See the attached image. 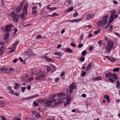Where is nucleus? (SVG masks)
Here are the masks:
<instances>
[{
  "instance_id": "obj_1",
  "label": "nucleus",
  "mask_w": 120,
  "mask_h": 120,
  "mask_svg": "<svg viewBox=\"0 0 120 120\" xmlns=\"http://www.w3.org/2000/svg\"><path fill=\"white\" fill-rule=\"evenodd\" d=\"M56 96V94H53L49 96L48 98L50 100H47L45 102V106L48 108L51 106V103L56 101V100L53 98Z\"/></svg>"
},
{
  "instance_id": "obj_2",
  "label": "nucleus",
  "mask_w": 120,
  "mask_h": 120,
  "mask_svg": "<svg viewBox=\"0 0 120 120\" xmlns=\"http://www.w3.org/2000/svg\"><path fill=\"white\" fill-rule=\"evenodd\" d=\"M35 75L37 76L35 77V79L36 80H39L41 79H43L45 77V72L39 70L36 72Z\"/></svg>"
},
{
  "instance_id": "obj_3",
  "label": "nucleus",
  "mask_w": 120,
  "mask_h": 120,
  "mask_svg": "<svg viewBox=\"0 0 120 120\" xmlns=\"http://www.w3.org/2000/svg\"><path fill=\"white\" fill-rule=\"evenodd\" d=\"M108 17V15H106L103 18L102 21L100 20L98 22L97 24L98 25V27H100L101 26H104L105 25L107 24V20Z\"/></svg>"
},
{
  "instance_id": "obj_4",
  "label": "nucleus",
  "mask_w": 120,
  "mask_h": 120,
  "mask_svg": "<svg viewBox=\"0 0 120 120\" xmlns=\"http://www.w3.org/2000/svg\"><path fill=\"white\" fill-rule=\"evenodd\" d=\"M107 45L105 48V49L109 53L111 51L112 48H114V47L113 46L114 45L113 42L112 41L108 40H107Z\"/></svg>"
},
{
  "instance_id": "obj_5",
  "label": "nucleus",
  "mask_w": 120,
  "mask_h": 120,
  "mask_svg": "<svg viewBox=\"0 0 120 120\" xmlns=\"http://www.w3.org/2000/svg\"><path fill=\"white\" fill-rule=\"evenodd\" d=\"M11 15L13 21L14 22L17 23L18 22L19 17V16L16 14L15 12L11 13Z\"/></svg>"
},
{
  "instance_id": "obj_6",
  "label": "nucleus",
  "mask_w": 120,
  "mask_h": 120,
  "mask_svg": "<svg viewBox=\"0 0 120 120\" xmlns=\"http://www.w3.org/2000/svg\"><path fill=\"white\" fill-rule=\"evenodd\" d=\"M76 86L75 83L73 82L69 86V88L68 89V90H69L70 94H71L73 90L74 89H76Z\"/></svg>"
},
{
  "instance_id": "obj_7",
  "label": "nucleus",
  "mask_w": 120,
  "mask_h": 120,
  "mask_svg": "<svg viewBox=\"0 0 120 120\" xmlns=\"http://www.w3.org/2000/svg\"><path fill=\"white\" fill-rule=\"evenodd\" d=\"M24 3V2H21L20 3V5L18 6L15 9V11L16 12L18 13L20 12V10L22 8V6Z\"/></svg>"
},
{
  "instance_id": "obj_8",
  "label": "nucleus",
  "mask_w": 120,
  "mask_h": 120,
  "mask_svg": "<svg viewBox=\"0 0 120 120\" xmlns=\"http://www.w3.org/2000/svg\"><path fill=\"white\" fill-rule=\"evenodd\" d=\"M28 6L27 4H25L24 6L23 9H22V12L25 15H27V8Z\"/></svg>"
},
{
  "instance_id": "obj_9",
  "label": "nucleus",
  "mask_w": 120,
  "mask_h": 120,
  "mask_svg": "<svg viewBox=\"0 0 120 120\" xmlns=\"http://www.w3.org/2000/svg\"><path fill=\"white\" fill-rule=\"evenodd\" d=\"M13 26L11 24L6 26L5 27V30L6 32H10L11 30V27H13Z\"/></svg>"
},
{
  "instance_id": "obj_10",
  "label": "nucleus",
  "mask_w": 120,
  "mask_h": 120,
  "mask_svg": "<svg viewBox=\"0 0 120 120\" xmlns=\"http://www.w3.org/2000/svg\"><path fill=\"white\" fill-rule=\"evenodd\" d=\"M5 51V47L4 46H2L0 48V56Z\"/></svg>"
},
{
  "instance_id": "obj_11",
  "label": "nucleus",
  "mask_w": 120,
  "mask_h": 120,
  "mask_svg": "<svg viewBox=\"0 0 120 120\" xmlns=\"http://www.w3.org/2000/svg\"><path fill=\"white\" fill-rule=\"evenodd\" d=\"M44 57L47 62L51 63L53 62V60L52 59L48 58L46 56H45Z\"/></svg>"
},
{
  "instance_id": "obj_12",
  "label": "nucleus",
  "mask_w": 120,
  "mask_h": 120,
  "mask_svg": "<svg viewBox=\"0 0 120 120\" xmlns=\"http://www.w3.org/2000/svg\"><path fill=\"white\" fill-rule=\"evenodd\" d=\"M59 98L58 100L59 102L58 104H59L63 102L64 101H63L65 99V97L64 96Z\"/></svg>"
},
{
  "instance_id": "obj_13",
  "label": "nucleus",
  "mask_w": 120,
  "mask_h": 120,
  "mask_svg": "<svg viewBox=\"0 0 120 120\" xmlns=\"http://www.w3.org/2000/svg\"><path fill=\"white\" fill-rule=\"evenodd\" d=\"M82 19L81 18H79L77 19H74L72 20H69V21L71 22H75L81 21Z\"/></svg>"
},
{
  "instance_id": "obj_14",
  "label": "nucleus",
  "mask_w": 120,
  "mask_h": 120,
  "mask_svg": "<svg viewBox=\"0 0 120 120\" xmlns=\"http://www.w3.org/2000/svg\"><path fill=\"white\" fill-rule=\"evenodd\" d=\"M94 16L93 14L91 13L88 14L86 16V19L89 20L93 18Z\"/></svg>"
},
{
  "instance_id": "obj_15",
  "label": "nucleus",
  "mask_w": 120,
  "mask_h": 120,
  "mask_svg": "<svg viewBox=\"0 0 120 120\" xmlns=\"http://www.w3.org/2000/svg\"><path fill=\"white\" fill-rule=\"evenodd\" d=\"M92 65L93 64L92 62H90L89 63L88 66L87 67L86 69V71H88L92 67Z\"/></svg>"
},
{
  "instance_id": "obj_16",
  "label": "nucleus",
  "mask_w": 120,
  "mask_h": 120,
  "mask_svg": "<svg viewBox=\"0 0 120 120\" xmlns=\"http://www.w3.org/2000/svg\"><path fill=\"white\" fill-rule=\"evenodd\" d=\"M113 74L110 72H109L106 74L105 75V76L106 78H112L113 77Z\"/></svg>"
},
{
  "instance_id": "obj_17",
  "label": "nucleus",
  "mask_w": 120,
  "mask_h": 120,
  "mask_svg": "<svg viewBox=\"0 0 120 120\" xmlns=\"http://www.w3.org/2000/svg\"><path fill=\"white\" fill-rule=\"evenodd\" d=\"M32 112L34 114H35V117L36 118H37V119H38L39 117H40V116L39 113H36V112L32 111Z\"/></svg>"
},
{
  "instance_id": "obj_18",
  "label": "nucleus",
  "mask_w": 120,
  "mask_h": 120,
  "mask_svg": "<svg viewBox=\"0 0 120 120\" xmlns=\"http://www.w3.org/2000/svg\"><path fill=\"white\" fill-rule=\"evenodd\" d=\"M56 94V95H57L58 97H60L65 96V93L61 92L58 94Z\"/></svg>"
},
{
  "instance_id": "obj_19",
  "label": "nucleus",
  "mask_w": 120,
  "mask_h": 120,
  "mask_svg": "<svg viewBox=\"0 0 120 120\" xmlns=\"http://www.w3.org/2000/svg\"><path fill=\"white\" fill-rule=\"evenodd\" d=\"M9 35V34L8 33H7L6 34L4 35V38H3V40L6 41L7 39H8V37Z\"/></svg>"
},
{
  "instance_id": "obj_20",
  "label": "nucleus",
  "mask_w": 120,
  "mask_h": 120,
  "mask_svg": "<svg viewBox=\"0 0 120 120\" xmlns=\"http://www.w3.org/2000/svg\"><path fill=\"white\" fill-rule=\"evenodd\" d=\"M101 80V78L100 77H94L92 79L93 81H98Z\"/></svg>"
},
{
  "instance_id": "obj_21",
  "label": "nucleus",
  "mask_w": 120,
  "mask_h": 120,
  "mask_svg": "<svg viewBox=\"0 0 120 120\" xmlns=\"http://www.w3.org/2000/svg\"><path fill=\"white\" fill-rule=\"evenodd\" d=\"M70 94L68 95H67L66 97V99L67 101H71L72 99V98H70Z\"/></svg>"
},
{
  "instance_id": "obj_22",
  "label": "nucleus",
  "mask_w": 120,
  "mask_h": 120,
  "mask_svg": "<svg viewBox=\"0 0 120 120\" xmlns=\"http://www.w3.org/2000/svg\"><path fill=\"white\" fill-rule=\"evenodd\" d=\"M52 68V69L51 72L52 73L56 70V68L53 65L51 64L50 65Z\"/></svg>"
},
{
  "instance_id": "obj_23",
  "label": "nucleus",
  "mask_w": 120,
  "mask_h": 120,
  "mask_svg": "<svg viewBox=\"0 0 120 120\" xmlns=\"http://www.w3.org/2000/svg\"><path fill=\"white\" fill-rule=\"evenodd\" d=\"M104 98L107 100L108 102H109V96L107 95H105Z\"/></svg>"
},
{
  "instance_id": "obj_24",
  "label": "nucleus",
  "mask_w": 120,
  "mask_h": 120,
  "mask_svg": "<svg viewBox=\"0 0 120 120\" xmlns=\"http://www.w3.org/2000/svg\"><path fill=\"white\" fill-rule=\"evenodd\" d=\"M65 51L68 53H72V51L71 49L69 48H67L65 49Z\"/></svg>"
},
{
  "instance_id": "obj_25",
  "label": "nucleus",
  "mask_w": 120,
  "mask_h": 120,
  "mask_svg": "<svg viewBox=\"0 0 120 120\" xmlns=\"http://www.w3.org/2000/svg\"><path fill=\"white\" fill-rule=\"evenodd\" d=\"M45 99H43L41 100L40 99H38V102L39 103H41L42 104L43 103H45Z\"/></svg>"
},
{
  "instance_id": "obj_26",
  "label": "nucleus",
  "mask_w": 120,
  "mask_h": 120,
  "mask_svg": "<svg viewBox=\"0 0 120 120\" xmlns=\"http://www.w3.org/2000/svg\"><path fill=\"white\" fill-rule=\"evenodd\" d=\"M114 15L113 14L111 15L110 16L109 18V20L112 22L114 19Z\"/></svg>"
},
{
  "instance_id": "obj_27",
  "label": "nucleus",
  "mask_w": 120,
  "mask_h": 120,
  "mask_svg": "<svg viewBox=\"0 0 120 120\" xmlns=\"http://www.w3.org/2000/svg\"><path fill=\"white\" fill-rule=\"evenodd\" d=\"M117 75L115 73L113 74V78L114 79L116 80L118 79V78L117 77Z\"/></svg>"
},
{
  "instance_id": "obj_28",
  "label": "nucleus",
  "mask_w": 120,
  "mask_h": 120,
  "mask_svg": "<svg viewBox=\"0 0 120 120\" xmlns=\"http://www.w3.org/2000/svg\"><path fill=\"white\" fill-rule=\"evenodd\" d=\"M116 87L117 88V89H119L120 88V83L119 81H117L116 84Z\"/></svg>"
},
{
  "instance_id": "obj_29",
  "label": "nucleus",
  "mask_w": 120,
  "mask_h": 120,
  "mask_svg": "<svg viewBox=\"0 0 120 120\" xmlns=\"http://www.w3.org/2000/svg\"><path fill=\"white\" fill-rule=\"evenodd\" d=\"M58 14L56 13H53L52 14L50 15V16L51 17H53L55 16H58Z\"/></svg>"
},
{
  "instance_id": "obj_30",
  "label": "nucleus",
  "mask_w": 120,
  "mask_h": 120,
  "mask_svg": "<svg viewBox=\"0 0 120 120\" xmlns=\"http://www.w3.org/2000/svg\"><path fill=\"white\" fill-rule=\"evenodd\" d=\"M47 73H49V72L51 71H52V68H51L48 66H47Z\"/></svg>"
},
{
  "instance_id": "obj_31",
  "label": "nucleus",
  "mask_w": 120,
  "mask_h": 120,
  "mask_svg": "<svg viewBox=\"0 0 120 120\" xmlns=\"http://www.w3.org/2000/svg\"><path fill=\"white\" fill-rule=\"evenodd\" d=\"M19 16L20 18L23 19L24 18V14L22 13L21 14L19 15Z\"/></svg>"
},
{
  "instance_id": "obj_32",
  "label": "nucleus",
  "mask_w": 120,
  "mask_h": 120,
  "mask_svg": "<svg viewBox=\"0 0 120 120\" xmlns=\"http://www.w3.org/2000/svg\"><path fill=\"white\" fill-rule=\"evenodd\" d=\"M119 68H115L113 69V71L114 72H118L119 71Z\"/></svg>"
},
{
  "instance_id": "obj_33",
  "label": "nucleus",
  "mask_w": 120,
  "mask_h": 120,
  "mask_svg": "<svg viewBox=\"0 0 120 120\" xmlns=\"http://www.w3.org/2000/svg\"><path fill=\"white\" fill-rule=\"evenodd\" d=\"M0 105H1V106L2 107L4 106L5 105V103L3 101H1L0 102Z\"/></svg>"
},
{
  "instance_id": "obj_34",
  "label": "nucleus",
  "mask_w": 120,
  "mask_h": 120,
  "mask_svg": "<svg viewBox=\"0 0 120 120\" xmlns=\"http://www.w3.org/2000/svg\"><path fill=\"white\" fill-rule=\"evenodd\" d=\"M39 96V95L38 94H37L34 95L33 96H30L29 97L30 99H31L34 98H35L36 97H38Z\"/></svg>"
},
{
  "instance_id": "obj_35",
  "label": "nucleus",
  "mask_w": 120,
  "mask_h": 120,
  "mask_svg": "<svg viewBox=\"0 0 120 120\" xmlns=\"http://www.w3.org/2000/svg\"><path fill=\"white\" fill-rule=\"evenodd\" d=\"M74 8L73 7L71 8H68V12H70L72 11L73 10Z\"/></svg>"
},
{
  "instance_id": "obj_36",
  "label": "nucleus",
  "mask_w": 120,
  "mask_h": 120,
  "mask_svg": "<svg viewBox=\"0 0 120 120\" xmlns=\"http://www.w3.org/2000/svg\"><path fill=\"white\" fill-rule=\"evenodd\" d=\"M86 53V52L85 50L83 51L81 55L83 56H85Z\"/></svg>"
},
{
  "instance_id": "obj_37",
  "label": "nucleus",
  "mask_w": 120,
  "mask_h": 120,
  "mask_svg": "<svg viewBox=\"0 0 120 120\" xmlns=\"http://www.w3.org/2000/svg\"><path fill=\"white\" fill-rule=\"evenodd\" d=\"M67 101L64 104V106H66L69 105L70 104V102L69 101Z\"/></svg>"
},
{
  "instance_id": "obj_38",
  "label": "nucleus",
  "mask_w": 120,
  "mask_h": 120,
  "mask_svg": "<svg viewBox=\"0 0 120 120\" xmlns=\"http://www.w3.org/2000/svg\"><path fill=\"white\" fill-rule=\"evenodd\" d=\"M79 60L80 61L82 62H83L85 60V58L83 56H82L81 58L79 59Z\"/></svg>"
},
{
  "instance_id": "obj_39",
  "label": "nucleus",
  "mask_w": 120,
  "mask_h": 120,
  "mask_svg": "<svg viewBox=\"0 0 120 120\" xmlns=\"http://www.w3.org/2000/svg\"><path fill=\"white\" fill-rule=\"evenodd\" d=\"M110 11L111 14H114L116 13V11L115 10H112Z\"/></svg>"
},
{
  "instance_id": "obj_40",
  "label": "nucleus",
  "mask_w": 120,
  "mask_h": 120,
  "mask_svg": "<svg viewBox=\"0 0 120 120\" xmlns=\"http://www.w3.org/2000/svg\"><path fill=\"white\" fill-rule=\"evenodd\" d=\"M32 13L33 15H35L37 13V11L36 10H33Z\"/></svg>"
},
{
  "instance_id": "obj_41",
  "label": "nucleus",
  "mask_w": 120,
  "mask_h": 120,
  "mask_svg": "<svg viewBox=\"0 0 120 120\" xmlns=\"http://www.w3.org/2000/svg\"><path fill=\"white\" fill-rule=\"evenodd\" d=\"M78 15V13L77 12H75L73 15V17H76Z\"/></svg>"
},
{
  "instance_id": "obj_42",
  "label": "nucleus",
  "mask_w": 120,
  "mask_h": 120,
  "mask_svg": "<svg viewBox=\"0 0 120 120\" xmlns=\"http://www.w3.org/2000/svg\"><path fill=\"white\" fill-rule=\"evenodd\" d=\"M33 77H30L29 78L28 80V81L29 82H30L32 81L33 80Z\"/></svg>"
},
{
  "instance_id": "obj_43",
  "label": "nucleus",
  "mask_w": 120,
  "mask_h": 120,
  "mask_svg": "<svg viewBox=\"0 0 120 120\" xmlns=\"http://www.w3.org/2000/svg\"><path fill=\"white\" fill-rule=\"evenodd\" d=\"M100 30H98L94 32V34L96 35H97L98 34L100 33Z\"/></svg>"
},
{
  "instance_id": "obj_44",
  "label": "nucleus",
  "mask_w": 120,
  "mask_h": 120,
  "mask_svg": "<svg viewBox=\"0 0 120 120\" xmlns=\"http://www.w3.org/2000/svg\"><path fill=\"white\" fill-rule=\"evenodd\" d=\"M94 47L93 46H90L89 48V51H90L94 49Z\"/></svg>"
},
{
  "instance_id": "obj_45",
  "label": "nucleus",
  "mask_w": 120,
  "mask_h": 120,
  "mask_svg": "<svg viewBox=\"0 0 120 120\" xmlns=\"http://www.w3.org/2000/svg\"><path fill=\"white\" fill-rule=\"evenodd\" d=\"M21 89L22 91L23 92H24L25 90L26 89V88L24 87H22Z\"/></svg>"
},
{
  "instance_id": "obj_46",
  "label": "nucleus",
  "mask_w": 120,
  "mask_h": 120,
  "mask_svg": "<svg viewBox=\"0 0 120 120\" xmlns=\"http://www.w3.org/2000/svg\"><path fill=\"white\" fill-rule=\"evenodd\" d=\"M83 45L82 44H81V43H80L78 45V47L79 48H81Z\"/></svg>"
},
{
  "instance_id": "obj_47",
  "label": "nucleus",
  "mask_w": 120,
  "mask_h": 120,
  "mask_svg": "<svg viewBox=\"0 0 120 120\" xmlns=\"http://www.w3.org/2000/svg\"><path fill=\"white\" fill-rule=\"evenodd\" d=\"M42 38V36L41 35H39L37 36L36 38L38 39H39Z\"/></svg>"
},
{
  "instance_id": "obj_48",
  "label": "nucleus",
  "mask_w": 120,
  "mask_h": 120,
  "mask_svg": "<svg viewBox=\"0 0 120 120\" xmlns=\"http://www.w3.org/2000/svg\"><path fill=\"white\" fill-rule=\"evenodd\" d=\"M15 50V49H12V50H11L9 51L8 52V53H10L12 52H13Z\"/></svg>"
},
{
  "instance_id": "obj_49",
  "label": "nucleus",
  "mask_w": 120,
  "mask_h": 120,
  "mask_svg": "<svg viewBox=\"0 0 120 120\" xmlns=\"http://www.w3.org/2000/svg\"><path fill=\"white\" fill-rule=\"evenodd\" d=\"M55 55H58L60 56H61V54L60 52H56L55 53Z\"/></svg>"
},
{
  "instance_id": "obj_50",
  "label": "nucleus",
  "mask_w": 120,
  "mask_h": 120,
  "mask_svg": "<svg viewBox=\"0 0 120 120\" xmlns=\"http://www.w3.org/2000/svg\"><path fill=\"white\" fill-rule=\"evenodd\" d=\"M47 9H48V10H53V8H50L48 7H47Z\"/></svg>"
},
{
  "instance_id": "obj_51",
  "label": "nucleus",
  "mask_w": 120,
  "mask_h": 120,
  "mask_svg": "<svg viewBox=\"0 0 120 120\" xmlns=\"http://www.w3.org/2000/svg\"><path fill=\"white\" fill-rule=\"evenodd\" d=\"M10 91V92L11 94H14V93H15L14 92L12 89H11Z\"/></svg>"
},
{
  "instance_id": "obj_52",
  "label": "nucleus",
  "mask_w": 120,
  "mask_h": 120,
  "mask_svg": "<svg viewBox=\"0 0 120 120\" xmlns=\"http://www.w3.org/2000/svg\"><path fill=\"white\" fill-rule=\"evenodd\" d=\"M102 43V41L101 40L99 41L98 42V44H99L100 46H101V45Z\"/></svg>"
},
{
  "instance_id": "obj_53",
  "label": "nucleus",
  "mask_w": 120,
  "mask_h": 120,
  "mask_svg": "<svg viewBox=\"0 0 120 120\" xmlns=\"http://www.w3.org/2000/svg\"><path fill=\"white\" fill-rule=\"evenodd\" d=\"M18 29L16 28H15L14 30V33L13 34V35H14V34H15V33L17 31H18Z\"/></svg>"
},
{
  "instance_id": "obj_54",
  "label": "nucleus",
  "mask_w": 120,
  "mask_h": 120,
  "mask_svg": "<svg viewBox=\"0 0 120 120\" xmlns=\"http://www.w3.org/2000/svg\"><path fill=\"white\" fill-rule=\"evenodd\" d=\"M71 45L73 47H75L76 46V45L73 43H71Z\"/></svg>"
},
{
  "instance_id": "obj_55",
  "label": "nucleus",
  "mask_w": 120,
  "mask_h": 120,
  "mask_svg": "<svg viewBox=\"0 0 120 120\" xmlns=\"http://www.w3.org/2000/svg\"><path fill=\"white\" fill-rule=\"evenodd\" d=\"M36 4H38L39 5V6L40 7H41L42 6V4L40 3H35Z\"/></svg>"
},
{
  "instance_id": "obj_56",
  "label": "nucleus",
  "mask_w": 120,
  "mask_h": 120,
  "mask_svg": "<svg viewBox=\"0 0 120 120\" xmlns=\"http://www.w3.org/2000/svg\"><path fill=\"white\" fill-rule=\"evenodd\" d=\"M86 72H84L82 74V77H83L86 74Z\"/></svg>"
},
{
  "instance_id": "obj_57",
  "label": "nucleus",
  "mask_w": 120,
  "mask_h": 120,
  "mask_svg": "<svg viewBox=\"0 0 120 120\" xmlns=\"http://www.w3.org/2000/svg\"><path fill=\"white\" fill-rule=\"evenodd\" d=\"M67 2L68 4H71V0H67Z\"/></svg>"
},
{
  "instance_id": "obj_58",
  "label": "nucleus",
  "mask_w": 120,
  "mask_h": 120,
  "mask_svg": "<svg viewBox=\"0 0 120 120\" xmlns=\"http://www.w3.org/2000/svg\"><path fill=\"white\" fill-rule=\"evenodd\" d=\"M0 116L1 117V118L2 120H5V118L3 116Z\"/></svg>"
},
{
  "instance_id": "obj_59",
  "label": "nucleus",
  "mask_w": 120,
  "mask_h": 120,
  "mask_svg": "<svg viewBox=\"0 0 120 120\" xmlns=\"http://www.w3.org/2000/svg\"><path fill=\"white\" fill-rule=\"evenodd\" d=\"M33 104L35 106H37L38 105V104L37 103H36L35 102H33Z\"/></svg>"
},
{
  "instance_id": "obj_60",
  "label": "nucleus",
  "mask_w": 120,
  "mask_h": 120,
  "mask_svg": "<svg viewBox=\"0 0 120 120\" xmlns=\"http://www.w3.org/2000/svg\"><path fill=\"white\" fill-rule=\"evenodd\" d=\"M115 34L116 36L118 37L119 38H120V34H119L118 33H115Z\"/></svg>"
},
{
  "instance_id": "obj_61",
  "label": "nucleus",
  "mask_w": 120,
  "mask_h": 120,
  "mask_svg": "<svg viewBox=\"0 0 120 120\" xmlns=\"http://www.w3.org/2000/svg\"><path fill=\"white\" fill-rule=\"evenodd\" d=\"M14 70L12 68H11L10 69H9V72H12Z\"/></svg>"
},
{
  "instance_id": "obj_62",
  "label": "nucleus",
  "mask_w": 120,
  "mask_h": 120,
  "mask_svg": "<svg viewBox=\"0 0 120 120\" xmlns=\"http://www.w3.org/2000/svg\"><path fill=\"white\" fill-rule=\"evenodd\" d=\"M83 35L82 34L80 37V40H83Z\"/></svg>"
},
{
  "instance_id": "obj_63",
  "label": "nucleus",
  "mask_w": 120,
  "mask_h": 120,
  "mask_svg": "<svg viewBox=\"0 0 120 120\" xmlns=\"http://www.w3.org/2000/svg\"><path fill=\"white\" fill-rule=\"evenodd\" d=\"M113 3L115 4H117V2L116 0H114L113 1Z\"/></svg>"
},
{
  "instance_id": "obj_64",
  "label": "nucleus",
  "mask_w": 120,
  "mask_h": 120,
  "mask_svg": "<svg viewBox=\"0 0 120 120\" xmlns=\"http://www.w3.org/2000/svg\"><path fill=\"white\" fill-rule=\"evenodd\" d=\"M1 70L2 71H6V69L4 68H1Z\"/></svg>"
}]
</instances>
